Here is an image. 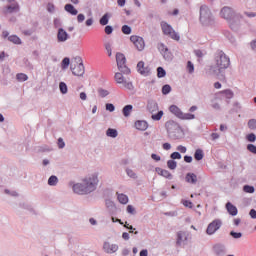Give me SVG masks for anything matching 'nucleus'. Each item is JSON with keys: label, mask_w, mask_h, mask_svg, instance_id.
<instances>
[{"label": "nucleus", "mask_w": 256, "mask_h": 256, "mask_svg": "<svg viewBox=\"0 0 256 256\" xmlns=\"http://www.w3.org/2000/svg\"><path fill=\"white\" fill-rule=\"evenodd\" d=\"M99 186V174L92 173L85 176L80 183L73 185V191L77 195H90L97 191Z\"/></svg>", "instance_id": "obj_1"}, {"label": "nucleus", "mask_w": 256, "mask_h": 256, "mask_svg": "<svg viewBox=\"0 0 256 256\" xmlns=\"http://www.w3.org/2000/svg\"><path fill=\"white\" fill-rule=\"evenodd\" d=\"M231 65V59L225 52L218 50L215 53L214 65L210 66L208 73L209 75H215V77H221L225 73V69H229Z\"/></svg>", "instance_id": "obj_2"}, {"label": "nucleus", "mask_w": 256, "mask_h": 256, "mask_svg": "<svg viewBox=\"0 0 256 256\" xmlns=\"http://www.w3.org/2000/svg\"><path fill=\"white\" fill-rule=\"evenodd\" d=\"M220 17L225 19L234 31L241 27V21L244 19L243 14L235 12V10L229 6H225L220 10Z\"/></svg>", "instance_id": "obj_3"}, {"label": "nucleus", "mask_w": 256, "mask_h": 256, "mask_svg": "<svg viewBox=\"0 0 256 256\" xmlns=\"http://www.w3.org/2000/svg\"><path fill=\"white\" fill-rule=\"evenodd\" d=\"M199 21L203 27H213L215 25V16L207 6L200 7Z\"/></svg>", "instance_id": "obj_4"}, {"label": "nucleus", "mask_w": 256, "mask_h": 256, "mask_svg": "<svg viewBox=\"0 0 256 256\" xmlns=\"http://www.w3.org/2000/svg\"><path fill=\"white\" fill-rule=\"evenodd\" d=\"M165 127L167 129V134L170 139H181L183 137V129L181 126L173 120L166 122Z\"/></svg>", "instance_id": "obj_5"}, {"label": "nucleus", "mask_w": 256, "mask_h": 256, "mask_svg": "<svg viewBox=\"0 0 256 256\" xmlns=\"http://www.w3.org/2000/svg\"><path fill=\"white\" fill-rule=\"evenodd\" d=\"M169 111L172 113V115H175V117L181 119L182 121H191L195 119V114L183 113V111H181L177 105H171L169 107Z\"/></svg>", "instance_id": "obj_6"}, {"label": "nucleus", "mask_w": 256, "mask_h": 256, "mask_svg": "<svg viewBox=\"0 0 256 256\" xmlns=\"http://www.w3.org/2000/svg\"><path fill=\"white\" fill-rule=\"evenodd\" d=\"M116 63L119 71L124 73V75H129L131 70L127 67V58H125V54L118 52L116 53Z\"/></svg>", "instance_id": "obj_7"}, {"label": "nucleus", "mask_w": 256, "mask_h": 256, "mask_svg": "<svg viewBox=\"0 0 256 256\" xmlns=\"http://www.w3.org/2000/svg\"><path fill=\"white\" fill-rule=\"evenodd\" d=\"M75 61L77 65H71L70 69L76 77H83L85 75V66L83 65V60L81 57H76Z\"/></svg>", "instance_id": "obj_8"}, {"label": "nucleus", "mask_w": 256, "mask_h": 256, "mask_svg": "<svg viewBox=\"0 0 256 256\" xmlns=\"http://www.w3.org/2000/svg\"><path fill=\"white\" fill-rule=\"evenodd\" d=\"M161 27L164 35H167L168 37H170V39H174V41H179V39H181L179 34L175 32V30H173V27H171V25H169L167 22H162Z\"/></svg>", "instance_id": "obj_9"}, {"label": "nucleus", "mask_w": 256, "mask_h": 256, "mask_svg": "<svg viewBox=\"0 0 256 256\" xmlns=\"http://www.w3.org/2000/svg\"><path fill=\"white\" fill-rule=\"evenodd\" d=\"M114 79L118 85H123V87H125V89H128L129 91H133V89H135V87L133 86V82L127 81L123 74L119 72L115 74Z\"/></svg>", "instance_id": "obj_10"}, {"label": "nucleus", "mask_w": 256, "mask_h": 256, "mask_svg": "<svg viewBox=\"0 0 256 256\" xmlns=\"http://www.w3.org/2000/svg\"><path fill=\"white\" fill-rule=\"evenodd\" d=\"M221 225H223V222L220 219L213 220L208 224L206 233L208 235H215V233L221 229Z\"/></svg>", "instance_id": "obj_11"}, {"label": "nucleus", "mask_w": 256, "mask_h": 256, "mask_svg": "<svg viewBox=\"0 0 256 256\" xmlns=\"http://www.w3.org/2000/svg\"><path fill=\"white\" fill-rule=\"evenodd\" d=\"M189 241V233L187 231L180 230L176 234V244L180 247L187 244Z\"/></svg>", "instance_id": "obj_12"}, {"label": "nucleus", "mask_w": 256, "mask_h": 256, "mask_svg": "<svg viewBox=\"0 0 256 256\" xmlns=\"http://www.w3.org/2000/svg\"><path fill=\"white\" fill-rule=\"evenodd\" d=\"M130 41L135 45L138 51H143L145 49V40L141 36H131Z\"/></svg>", "instance_id": "obj_13"}, {"label": "nucleus", "mask_w": 256, "mask_h": 256, "mask_svg": "<svg viewBox=\"0 0 256 256\" xmlns=\"http://www.w3.org/2000/svg\"><path fill=\"white\" fill-rule=\"evenodd\" d=\"M103 250L109 255H113V253H117L119 251V245L111 244L110 242H104Z\"/></svg>", "instance_id": "obj_14"}, {"label": "nucleus", "mask_w": 256, "mask_h": 256, "mask_svg": "<svg viewBox=\"0 0 256 256\" xmlns=\"http://www.w3.org/2000/svg\"><path fill=\"white\" fill-rule=\"evenodd\" d=\"M6 13H19V3L15 0H7Z\"/></svg>", "instance_id": "obj_15"}, {"label": "nucleus", "mask_w": 256, "mask_h": 256, "mask_svg": "<svg viewBox=\"0 0 256 256\" xmlns=\"http://www.w3.org/2000/svg\"><path fill=\"white\" fill-rule=\"evenodd\" d=\"M213 251L216 256H225L227 255V247L224 244H215L213 246Z\"/></svg>", "instance_id": "obj_16"}, {"label": "nucleus", "mask_w": 256, "mask_h": 256, "mask_svg": "<svg viewBox=\"0 0 256 256\" xmlns=\"http://www.w3.org/2000/svg\"><path fill=\"white\" fill-rule=\"evenodd\" d=\"M70 38L69 33L63 28H59L57 32V41L58 43H65Z\"/></svg>", "instance_id": "obj_17"}, {"label": "nucleus", "mask_w": 256, "mask_h": 256, "mask_svg": "<svg viewBox=\"0 0 256 256\" xmlns=\"http://www.w3.org/2000/svg\"><path fill=\"white\" fill-rule=\"evenodd\" d=\"M147 111L151 114L157 113V111H159V104L154 100H149L147 103Z\"/></svg>", "instance_id": "obj_18"}, {"label": "nucleus", "mask_w": 256, "mask_h": 256, "mask_svg": "<svg viewBox=\"0 0 256 256\" xmlns=\"http://www.w3.org/2000/svg\"><path fill=\"white\" fill-rule=\"evenodd\" d=\"M155 171H156V173H158L161 177H164L165 179H173V175L168 170L156 167Z\"/></svg>", "instance_id": "obj_19"}, {"label": "nucleus", "mask_w": 256, "mask_h": 256, "mask_svg": "<svg viewBox=\"0 0 256 256\" xmlns=\"http://www.w3.org/2000/svg\"><path fill=\"white\" fill-rule=\"evenodd\" d=\"M148 127L149 125L145 120H138L135 122V128L138 129V131H147Z\"/></svg>", "instance_id": "obj_20"}, {"label": "nucleus", "mask_w": 256, "mask_h": 256, "mask_svg": "<svg viewBox=\"0 0 256 256\" xmlns=\"http://www.w3.org/2000/svg\"><path fill=\"white\" fill-rule=\"evenodd\" d=\"M186 183H190L191 185H195L197 183V174L195 173H187L185 176Z\"/></svg>", "instance_id": "obj_21"}, {"label": "nucleus", "mask_w": 256, "mask_h": 256, "mask_svg": "<svg viewBox=\"0 0 256 256\" xmlns=\"http://www.w3.org/2000/svg\"><path fill=\"white\" fill-rule=\"evenodd\" d=\"M226 209L229 215H232V217L237 216V213H239V211L237 210V207L233 205L231 202L226 203Z\"/></svg>", "instance_id": "obj_22"}, {"label": "nucleus", "mask_w": 256, "mask_h": 256, "mask_svg": "<svg viewBox=\"0 0 256 256\" xmlns=\"http://www.w3.org/2000/svg\"><path fill=\"white\" fill-rule=\"evenodd\" d=\"M116 195L117 200L119 201V203H121V205H127L129 203V196H127L126 194L117 192Z\"/></svg>", "instance_id": "obj_23"}, {"label": "nucleus", "mask_w": 256, "mask_h": 256, "mask_svg": "<svg viewBox=\"0 0 256 256\" xmlns=\"http://www.w3.org/2000/svg\"><path fill=\"white\" fill-rule=\"evenodd\" d=\"M137 70L141 75H149V69L145 68V62L143 61L138 62Z\"/></svg>", "instance_id": "obj_24"}, {"label": "nucleus", "mask_w": 256, "mask_h": 256, "mask_svg": "<svg viewBox=\"0 0 256 256\" xmlns=\"http://www.w3.org/2000/svg\"><path fill=\"white\" fill-rule=\"evenodd\" d=\"M64 10L73 16H75V15H77V13H79V11H77V9H75V6H73V4H66L64 6Z\"/></svg>", "instance_id": "obj_25"}, {"label": "nucleus", "mask_w": 256, "mask_h": 256, "mask_svg": "<svg viewBox=\"0 0 256 256\" xmlns=\"http://www.w3.org/2000/svg\"><path fill=\"white\" fill-rule=\"evenodd\" d=\"M119 132H117V129L114 128H108L106 131V136L111 137L112 139H116L118 137Z\"/></svg>", "instance_id": "obj_26"}, {"label": "nucleus", "mask_w": 256, "mask_h": 256, "mask_svg": "<svg viewBox=\"0 0 256 256\" xmlns=\"http://www.w3.org/2000/svg\"><path fill=\"white\" fill-rule=\"evenodd\" d=\"M132 111H133V105L131 104L124 106V108L122 109V113L124 117H129Z\"/></svg>", "instance_id": "obj_27"}, {"label": "nucleus", "mask_w": 256, "mask_h": 256, "mask_svg": "<svg viewBox=\"0 0 256 256\" xmlns=\"http://www.w3.org/2000/svg\"><path fill=\"white\" fill-rule=\"evenodd\" d=\"M59 183V178H57V176L52 175L49 177L48 179V185L50 187H57V184Z\"/></svg>", "instance_id": "obj_28"}, {"label": "nucleus", "mask_w": 256, "mask_h": 256, "mask_svg": "<svg viewBox=\"0 0 256 256\" xmlns=\"http://www.w3.org/2000/svg\"><path fill=\"white\" fill-rule=\"evenodd\" d=\"M220 95H224V97L226 99H233V97H234L233 90H231V89H226V90L220 91Z\"/></svg>", "instance_id": "obj_29"}, {"label": "nucleus", "mask_w": 256, "mask_h": 256, "mask_svg": "<svg viewBox=\"0 0 256 256\" xmlns=\"http://www.w3.org/2000/svg\"><path fill=\"white\" fill-rule=\"evenodd\" d=\"M163 115H164L163 110H160L157 113L154 112L151 115V119H152V121H161V119L163 118Z\"/></svg>", "instance_id": "obj_30"}, {"label": "nucleus", "mask_w": 256, "mask_h": 256, "mask_svg": "<svg viewBox=\"0 0 256 256\" xmlns=\"http://www.w3.org/2000/svg\"><path fill=\"white\" fill-rule=\"evenodd\" d=\"M203 157H205V153H203V150L197 149L194 153V159L196 161H202Z\"/></svg>", "instance_id": "obj_31"}, {"label": "nucleus", "mask_w": 256, "mask_h": 256, "mask_svg": "<svg viewBox=\"0 0 256 256\" xmlns=\"http://www.w3.org/2000/svg\"><path fill=\"white\" fill-rule=\"evenodd\" d=\"M8 41L14 43L15 45H21V38H19L17 35L9 36Z\"/></svg>", "instance_id": "obj_32"}, {"label": "nucleus", "mask_w": 256, "mask_h": 256, "mask_svg": "<svg viewBox=\"0 0 256 256\" xmlns=\"http://www.w3.org/2000/svg\"><path fill=\"white\" fill-rule=\"evenodd\" d=\"M211 107L212 109H215V111H221V104L217 102V97L211 100Z\"/></svg>", "instance_id": "obj_33"}, {"label": "nucleus", "mask_w": 256, "mask_h": 256, "mask_svg": "<svg viewBox=\"0 0 256 256\" xmlns=\"http://www.w3.org/2000/svg\"><path fill=\"white\" fill-rule=\"evenodd\" d=\"M16 79L20 83H23V82L27 81V79H29V76H27V74H25V73H18L16 75Z\"/></svg>", "instance_id": "obj_34"}, {"label": "nucleus", "mask_w": 256, "mask_h": 256, "mask_svg": "<svg viewBox=\"0 0 256 256\" xmlns=\"http://www.w3.org/2000/svg\"><path fill=\"white\" fill-rule=\"evenodd\" d=\"M53 25L55 29H63V21L61 20V18H54Z\"/></svg>", "instance_id": "obj_35"}, {"label": "nucleus", "mask_w": 256, "mask_h": 256, "mask_svg": "<svg viewBox=\"0 0 256 256\" xmlns=\"http://www.w3.org/2000/svg\"><path fill=\"white\" fill-rule=\"evenodd\" d=\"M167 167L168 169H171V171H174V169H177V161L171 159L167 161Z\"/></svg>", "instance_id": "obj_36"}, {"label": "nucleus", "mask_w": 256, "mask_h": 256, "mask_svg": "<svg viewBox=\"0 0 256 256\" xmlns=\"http://www.w3.org/2000/svg\"><path fill=\"white\" fill-rule=\"evenodd\" d=\"M71 64V60L68 58V57H65L63 60H62V63H61V67L63 70L65 69H69V65Z\"/></svg>", "instance_id": "obj_37"}, {"label": "nucleus", "mask_w": 256, "mask_h": 256, "mask_svg": "<svg viewBox=\"0 0 256 256\" xmlns=\"http://www.w3.org/2000/svg\"><path fill=\"white\" fill-rule=\"evenodd\" d=\"M59 89H60V92L62 93V95H67L68 88H67V84L65 82L59 83Z\"/></svg>", "instance_id": "obj_38"}, {"label": "nucleus", "mask_w": 256, "mask_h": 256, "mask_svg": "<svg viewBox=\"0 0 256 256\" xmlns=\"http://www.w3.org/2000/svg\"><path fill=\"white\" fill-rule=\"evenodd\" d=\"M186 69L190 75H192V73H195V65H193V62L188 61Z\"/></svg>", "instance_id": "obj_39"}, {"label": "nucleus", "mask_w": 256, "mask_h": 256, "mask_svg": "<svg viewBox=\"0 0 256 256\" xmlns=\"http://www.w3.org/2000/svg\"><path fill=\"white\" fill-rule=\"evenodd\" d=\"M161 55H163V58L165 59V61H172V59H173V54H171V52H169V50H166Z\"/></svg>", "instance_id": "obj_40"}, {"label": "nucleus", "mask_w": 256, "mask_h": 256, "mask_svg": "<svg viewBox=\"0 0 256 256\" xmlns=\"http://www.w3.org/2000/svg\"><path fill=\"white\" fill-rule=\"evenodd\" d=\"M165 75H167V72L165 71V69H163V67H158L157 68V77L159 79H162V77H165Z\"/></svg>", "instance_id": "obj_41"}, {"label": "nucleus", "mask_w": 256, "mask_h": 256, "mask_svg": "<svg viewBox=\"0 0 256 256\" xmlns=\"http://www.w3.org/2000/svg\"><path fill=\"white\" fill-rule=\"evenodd\" d=\"M98 95H99V97L105 98V97H107V95H109V92L106 89L99 88Z\"/></svg>", "instance_id": "obj_42"}, {"label": "nucleus", "mask_w": 256, "mask_h": 256, "mask_svg": "<svg viewBox=\"0 0 256 256\" xmlns=\"http://www.w3.org/2000/svg\"><path fill=\"white\" fill-rule=\"evenodd\" d=\"M243 192L244 193H255V187L249 186V185H245L243 187Z\"/></svg>", "instance_id": "obj_43"}, {"label": "nucleus", "mask_w": 256, "mask_h": 256, "mask_svg": "<svg viewBox=\"0 0 256 256\" xmlns=\"http://www.w3.org/2000/svg\"><path fill=\"white\" fill-rule=\"evenodd\" d=\"M162 93L163 95H169L171 93V85L166 84L162 87Z\"/></svg>", "instance_id": "obj_44"}, {"label": "nucleus", "mask_w": 256, "mask_h": 256, "mask_svg": "<svg viewBox=\"0 0 256 256\" xmlns=\"http://www.w3.org/2000/svg\"><path fill=\"white\" fill-rule=\"evenodd\" d=\"M104 47L108 53V57H111V55H113V50L111 48V43L107 42L104 44Z\"/></svg>", "instance_id": "obj_45"}, {"label": "nucleus", "mask_w": 256, "mask_h": 256, "mask_svg": "<svg viewBox=\"0 0 256 256\" xmlns=\"http://www.w3.org/2000/svg\"><path fill=\"white\" fill-rule=\"evenodd\" d=\"M109 23V15L104 14L100 19V25H107Z\"/></svg>", "instance_id": "obj_46"}, {"label": "nucleus", "mask_w": 256, "mask_h": 256, "mask_svg": "<svg viewBox=\"0 0 256 256\" xmlns=\"http://www.w3.org/2000/svg\"><path fill=\"white\" fill-rule=\"evenodd\" d=\"M230 236L233 237V239H241V237H243V233L231 231Z\"/></svg>", "instance_id": "obj_47"}, {"label": "nucleus", "mask_w": 256, "mask_h": 256, "mask_svg": "<svg viewBox=\"0 0 256 256\" xmlns=\"http://www.w3.org/2000/svg\"><path fill=\"white\" fill-rule=\"evenodd\" d=\"M246 139L249 141V143H255L256 135L254 133H250L246 136Z\"/></svg>", "instance_id": "obj_48"}, {"label": "nucleus", "mask_w": 256, "mask_h": 256, "mask_svg": "<svg viewBox=\"0 0 256 256\" xmlns=\"http://www.w3.org/2000/svg\"><path fill=\"white\" fill-rule=\"evenodd\" d=\"M126 173L131 179H137V174L132 169H126Z\"/></svg>", "instance_id": "obj_49"}, {"label": "nucleus", "mask_w": 256, "mask_h": 256, "mask_svg": "<svg viewBox=\"0 0 256 256\" xmlns=\"http://www.w3.org/2000/svg\"><path fill=\"white\" fill-rule=\"evenodd\" d=\"M122 33H124V35H131V28L129 25L122 26Z\"/></svg>", "instance_id": "obj_50"}, {"label": "nucleus", "mask_w": 256, "mask_h": 256, "mask_svg": "<svg viewBox=\"0 0 256 256\" xmlns=\"http://www.w3.org/2000/svg\"><path fill=\"white\" fill-rule=\"evenodd\" d=\"M249 129L255 130L256 129V119H250L248 121Z\"/></svg>", "instance_id": "obj_51"}, {"label": "nucleus", "mask_w": 256, "mask_h": 256, "mask_svg": "<svg viewBox=\"0 0 256 256\" xmlns=\"http://www.w3.org/2000/svg\"><path fill=\"white\" fill-rule=\"evenodd\" d=\"M167 50H169V48H167V46H165V44L160 43L158 44V51H160V53H165Z\"/></svg>", "instance_id": "obj_52"}, {"label": "nucleus", "mask_w": 256, "mask_h": 256, "mask_svg": "<svg viewBox=\"0 0 256 256\" xmlns=\"http://www.w3.org/2000/svg\"><path fill=\"white\" fill-rule=\"evenodd\" d=\"M5 193H6V195H10L11 197H19V193H17V191H15V190L11 191V190L6 189Z\"/></svg>", "instance_id": "obj_53"}, {"label": "nucleus", "mask_w": 256, "mask_h": 256, "mask_svg": "<svg viewBox=\"0 0 256 256\" xmlns=\"http://www.w3.org/2000/svg\"><path fill=\"white\" fill-rule=\"evenodd\" d=\"M182 156H181V153L179 152H173L171 155H170V159H172L173 161H175V159H181Z\"/></svg>", "instance_id": "obj_54"}, {"label": "nucleus", "mask_w": 256, "mask_h": 256, "mask_svg": "<svg viewBox=\"0 0 256 256\" xmlns=\"http://www.w3.org/2000/svg\"><path fill=\"white\" fill-rule=\"evenodd\" d=\"M105 205H106L107 209H115V203L111 200H106Z\"/></svg>", "instance_id": "obj_55"}, {"label": "nucleus", "mask_w": 256, "mask_h": 256, "mask_svg": "<svg viewBox=\"0 0 256 256\" xmlns=\"http://www.w3.org/2000/svg\"><path fill=\"white\" fill-rule=\"evenodd\" d=\"M247 150L250 152V153H253L254 155H256V146L253 145V144H248L247 145Z\"/></svg>", "instance_id": "obj_56"}, {"label": "nucleus", "mask_w": 256, "mask_h": 256, "mask_svg": "<svg viewBox=\"0 0 256 256\" xmlns=\"http://www.w3.org/2000/svg\"><path fill=\"white\" fill-rule=\"evenodd\" d=\"M47 11H48V13H55V4H53V3H48V5H47Z\"/></svg>", "instance_id": "obj_57"}, {"label": "nucleus", "mask_w": 256, "mask_h": 256, "mask_svg": "<svg viewBox=\"0 0 256 256\" xmlns=\"http://www.w3.org/2000/svg\"><path fill=\"white\" fill-rule=\"evenodd\" d=\"M182 204L184 205V207H188L189 209L193 208V202H191V201L183 200Z\"/></svg>", "instance_id": "obj_58"}, {"label": "nucleus", "mask_w": 256, "mask_h": 256, "mask_svg": "<svg viewBox=\"0 0 256 256\" xmlns=\"http://www.w3.org/2000/svg\"><path fill=\"white\" fill-rule=\"evenodd\" d=\"M127 213H129L130 215H135V213H136L135 207H133L132 205H128L127 206Z\"/></svg>", "instance_id": "obj_59"}, {"label": "nucleus", "mask_w": 256, "mask_h": 256, "mask_svg": "<svg viewBox=\"0 0 256 256\" xmlns=\"http://www.w3.org/2000/svg\"><path fill=\"white\" fill-rule=\"evenodd\" d=\"M176 149L179 151V153H187V147L183 145H178Z\"/></svg>", "instance_id": "obj_60"}, {"label": "nucleus", "mask_w": 256, "mask_h": 256, "mask_svg": "<svg viewBox=\"0 0 256 256\" xmlns=\"http://www.w3.org/2000/svg\"><path fill=\"white\" fill-rule=\"evenodd\" d=\"M106 111H110V113H113V111H115V105L111 103L106 104Z\"/></svg>", "instance_id": "obj_61"}, {"label": "nucleus", "mask_w": 256, "mask_h": 256, "mask_svg": "<svg viewBox=\"0 0 256 256\" xmlns=\"http://www.w3.org/2000/svg\"><path fill=\"white\" fill-rule=\"evenodd\" d=\"M58 147L59 149H65V141H63V138L58 139Z\"/></svg>", "instance_id": "obj_62"}, {"label": "nucleus", "mask_w": 256, "mask_h": 256, "mask_svg": "<svg viewBox=\"0 0 256 256\" xmlns=\"http://www.w3.org/2000/svg\"><path fill=\"white\" fill-rule=\"evenodd\" d=\"M77 21L78 23H83L85 21V14H78Z\"/></svg>", "instance_id": "obj_63"}, {"label": "nucleus", "mask_w": 256, "mask_h": 256, "mask_svg": "<svg viewBox=\"0 0 256 256\" xmlns=\"http://www.w3.org/2000/svg\"><path fill=\"white\" fill-rule=\"evenodd\" d=\"M249 215H250L251 219H256V210L251 209L249 212Z\"/></svg>", "instance_id": "obj_64"}]
</instances>
